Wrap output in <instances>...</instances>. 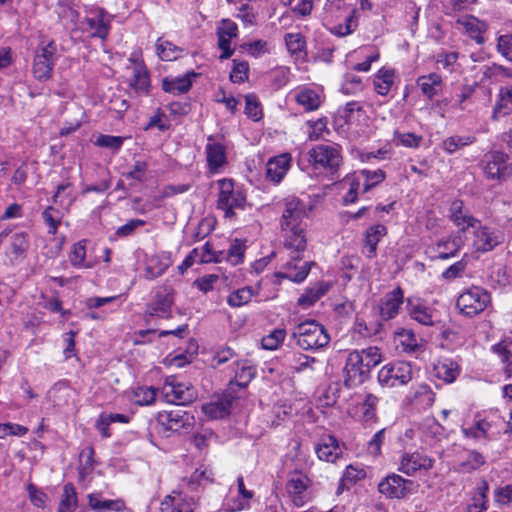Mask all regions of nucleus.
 <instances>
[{
  "label": "nucleus",
  "mask_w": 512,
  "mask_h": 512,
  "mask_svg": "<svg viewBox=\"0 0 512 512\" xmlns=\"http://www.w3.org/2000/svg\"><path fill=\"white\" fill-rule=\"evenodd\" d=\"M486 463L485 457L476 450H467L466 458L459 461L455 467L458 473H471Z\"/></svg>",
  "instance_id": "nucleus-34"
},
{
  "label": "nucleus",
  "mask_w": 512,
  "mask_h": 512,
  "mask_svg": "<svg viewBox=\"0 0 512 512\" xmlns=\"http://www.w3.org/2000/svg\"><path fill=\"white\" fill-rule=\"evenodd\" d=\"M238 494L242 497V501H239L237 505H229V511L236 512L250 508V501L254 496L253 491L247 490L244 485V479L242 476L237 478Z\"/></svg>",
  "instance_id": "nucleus-47"
},
{
  "label": "nucleus",
  "mask_w": 512,
  "mask_h": 512,
  "mask_svg": "<svg viewBox=\"0 0 512 512\" xmlns=\"http://www.w3.org/2000/svg\"><path fill=\"white\" fill-rule=\"evenodd\" d=\"M86 257V240H81L72 246L69 254V261L72 266L82 268L87 267L85 264Z\"/></svg>",
  "instance_id": "nucleus-49"
},
{
  "label": "nucleus",
  "mask_w": 512,
  "mask_h": 512,
  "mask_svg": "<svg viewBox=\"0 0 512 512\" xmlns=\"http://www.w3.org/2000/svg\"><path fill=\"white\" fill-rule=\"evenodd\" d=\"M457 238H447L438 241L435 246L432 248V251L435 253L434 258L446 260L448 258L454 257L460 250V243Z\"/></svg>",
  "instance_id": "nucleus-31"
},
{
  "label": "nucleus",
  "mask_w": 512,
  "mask_h": 512,
  "mask_svg": "<svg viewBox=\"0 0 512 512\" xmlns=\"http://www.w3.org/2000/svg\"><path fill=\"white\" fill-rule=\"evenodd\" d=\"M94 448L87 446L83 448L79 454V477L84 480L87 476L91 475L94 470Z\"/></svg>",
  "instance_id": "nucleus-38"
},
{
  "label": "nucleus",
  "mask_w": 512,
  "mask_h": 512,
  "mask_svg": "<svg viewBox=\"0 0 512 512\" xmlns=\"http://www.w3.org/2000/svg\"><path fill=\"white\" fill-rule=\"evenodd\" d=\"M295 99L296 102L301 105L305 111L317 110L322 103L320 94L310 88H304L298 91Z\"/></svg>",
  "instance_id": "nucleus-36"
},
{
  "label": "nucleus",
  "mask_w": 512,
  "mask_h": 512,
  "mask_svg": "<svg viewBox=\"0 0 512 512\" xmlns=\"http://www.w3.org/2000/svg\"><path fill=\"white\" fill-rule=\"evenodd\" d=\"M150 80L147 69L142 63H136L133 68V79L131 81V87L139 93H147L149 88Z\"/></svg>",
  "instance_id": "nucleus-39"
},
{
  "label": "nucleus",
  "mask_w": 512,
  "mask_h": 512,
  "mask_svg": "<svg viewBox=\"0 0 512 512\" xmlns=\"http://www.w3.org/2000/svg\"><path fill=\"white\" fill-rule=\"evenodd\" d=\"M404 302V291L401 287H396L388 292L380 302V316L383 320H390L398 315Z\"/></svg>",
  "instance_id": "nucleus-20"
},
{
  "label": "nucleus",
  "mask_w": 512,
  "mask_h": 512,
  "mask_svg": "<svg viewBox=\"0 0 512 512\" xmlns=\"http://www.w3.org/2000/svg\"><path fill=\"white\" fill-rule=\"evenodd\" d=\"M290 251L291 259L281 267V270L276 273L278 277L286 278L291 281L300 283L306 279L310 272L311 262L302 261L301 253L293 250Z\"/></svg>",
  "instance_id": "nucleus-11"
},
{
  "label": "nucleus",
  "mask_w": 512,
  "mask_h": 512,
  "mask_svg": "<svg viewBox=\"0 0 512 512\" xmlns=\"http://www.w3.org/2000/svg\"><path fill=\"white\" fill-rule=\"evenodd\" d=\"M387 229L382 224H376L369 227L364 234V245L362 252L366 257L372 259L377 255V245L386 235Z\"/></svg>",
  "instance_id": "nucleus-24"
},
{
  "label": "nucleus",
  "mask_w": 512,
  "mask_h": 512,
  "mask_svg": "<svg viewBox=\"0 0 512 512\" xmlns=\"http://www.w3.org/2000/svg\"><path fill=\"white\" fill-rule=\"evenodd\" d=\"M59 211L53 206H48L42 212V218L44 222L48 225V232L50 234H56L58 226L60 224V215Z\"/></svg>",
  "instance_id": "nucleus-55"
},
{
  "label": "nucleus",
  "mask_w": 512,
  "mask_h": 512,
  "mask_svg": "<svg viewBox=\"0 0 512 512\" xmlns=\"http://www.w3.org/2000/svg\"><path fill=\"white\" fill-rule=\"evenodd\" d=\"M253 296L250 287H244L231 293L227 298V303L232 307H240L251 301Z\"/></svg>",
  "instance_id": "nucleus-53"
},
{
  "label": "nucleus",
  "mask_w": 512,
  "mask_h": 512,
  "mask_svg": "<svg viewBox=\"0 0 512 512\" xmlns=\"http://www.w3.org/2000/svg\"><path fill=\"white\" fill-rule=\"evenodd\" d=\"M330 289V284L319 282L314 286L306 289V291L298 298V305L308 308L316 303Z\"/></svg>",
  "instance_id": "nucleus-32"
},
{
  "label": "nucleus",
  "mask_w": 512,
  "mask_h": 512,
  "mask_svg": "<svg viewBox=\"0 0 512 512\" xmlns=\"http://www.w3.org/2000/svg\"><path fill=\"white\" fill-rule=\"evenodd\" d=\"M346 184L349 185V189L346 193V195L343 198L344 204H351L354 203L357 199L358 190L361 186V179L360 176L354 175L351 177H348L345 181Z\"/></svg>",
  "instance_id": "nucleus-58"
},
{
  "label": "nucleus",
  "mask_w": 512,
  "mask_h": 512,
  "mask_svg": "<svg viewBox=\"0 0 512 512\" xmlns=\"http://www.w3.org/2000/svg\"><path fill=\"white\" fill-rule=\"evenodd\" d=\"M244 245L238 239H235L226 253L227 260L233 265H237L243 261Z\"/></svg>",
  "instance_id": "nucleus-60"
},
{
  "label": "nucleus",
  "mask_w": 512,
  "mask_h": 512,
  "mask_svg": "<svg viewBox=\"0 0 512 512\" xmlns=\"http://www.w3.org/2000/svg\"><path fill=\"white\" fill-rule=\"evenodd\" d=\"M157 54L163 61H173L179 56L181 50L168 40L159 38L156 42Z\"/></svg>",
  "instance_id": "nucleus-44"
},
{
  "label": "nucleus",
  "mask_w": 512,
  "mask_h": 512,
  "mask_svg": "<svg viewBox=\"0 0 512 512\" xmlns=\"http://www.w3.org/2000/svg\"><path fill=\"white\" fill-rule=\"evenodd\" d=\"M218 185L217 208L224 211L225 217L231 218L234 216V209L244 208L246 197L240 189H235L234 181L231 179H221Z\"/></svg>",
  "instance_id": "nucleus-6"
},
{
  "label": "nucleus",
  "mask_w": 512,
  "mask_h": 512,
  "mask_svg": "<svg viewBox=\"0 0 512 512\" xmlns=\"http://www.w3.org/2000/svg\"><path fill=\"white\" fill-rule=\"evenodd\" d=\"M408 310L411 318L422 325L433 326L439 321L436 311L425 304H414L409 300Z\"/></svg>",
  "instance_id": "nucleus-26"
},
{
  "label": "nucleus",
  "mask_w": 512,
  "mask_h": 512,
  "mask_svg": "<svg viewBox=\"0 0 512 512\" xmlns=\"http://www.w3.org/2000/svg\"><path fill=\"white\" fill-rule=\"evenodd\" d=\"M435 371L439 379L451 383L459 375V366L451 360H444L435 366Z\"/></svg>",
  "instance_id": "nucleus-42"
},
{
  "label": "nucleus",
  "mask_w": 512,
  "mask_h": 512,
  "mask_svg": "<svg viewBox=\"0 0 512 512\" xmlns=\"http://www.w3.org/2000/svg\"><path fill=\"white\" fill-rule=\"evenodd\" d=\"M195 75V73L191 74V76ZM191 85L192 81L190 78V74H186L183 77H176L172 79L165 78L162 81L163 90L167 93H171L174 95H179L188 92Z\"/></svg>",
  "instance_id": "nucleus-35"
},
{
  "label": "nucleus",
  "mask_w": 512,
  "mask_h": 512,
  "mask_svg": "<svg viewBox=\"0 0 512 512\" xmlns=\"http://www.w3.org/2000/svg\"><path fill=\"white\" fill-rule=\"evenodd\" d=\"M310 208L296 197L284 199L281 229L284 233V247L287 250L304 252L307 246L305 231Z\"/></svg>",
  "instance_id": "nucleus-1"
},
{
  "label": "nucleus",
  "mask_w": 512,
  "mask_h": 512,
  "mask_svg": "<svg viewBox=\"0 0 512 512\" xmlns=\"http://www.w3.org/2000/svg\"><path fill=\"white\" fill-rule=\"evenodd\" d=\"M493 351L500 357L504 366V373L507 378L512 376V353L501 343L493 346Z\"/></svg>",
  "instance_id": "nucleus-56"
},
{
  "label": "nucleus",
  "mask_w": 512,
  "mask_h": 512,
  "mask_svg": "<svg viewBox=\"0 0 512 512\" xmlns=\"http://www.w3.org/2000/svg\"><path fill=\"white\" fill-rule=\"evenodd\" d=\"M157 420L164 429L172 432L189 430L194 424V417L180 408L160 412Z\"/></svg>",
  "instance_id": "nucleus-12"
},
{
  "label": "nucleus",
  "mask_w": 512,
  "mask_h": 512,
  "mask_svg": "<svg viewBox=\"0 0 512 512\" xmlns=\"http://www.w3.org/2000/svg\"><path fill=\"white\" fill-rule=\"evenodd\" d=\"M360 179H363V193L368 192L370 189L380 184L385 179V172L381 169L375 171L362 170L359 175Z\"/></svg>",
  "instance_id": "nucleus-46"
},
{
  "label": "nucleus",
  "mask_w": 512,
  "mask_h": 512,
  "mask_svg": "<svg viewBox=\"0 0 512 512\" xmlns=\"http://www.w3.org/2000/svg\"><path fill=\"white\" fill-rule=\"evenodd\" d=\"M57 60V45L53 40L41 39L36 50L32 64L33 77L45 82L53 75Z\"/></svg>",
  "instance_id": "nucleus-3"
},
{
  "label": "nucleus",
  "mask_w": 512,
  "mask_h": 512,
  "mask_svg": "<svg viewBox=\"0 0 512 512\" xmlns=\"http://www.w3.org/2000/svg\"><path fill=\"white\" fill-rule=\"evenodd\" d=\"M435 460L423 452L414 451L404 453L399 461L398 470L408 476H413L417 472L428 471L433 468Z\"/></svg>",
  "instance_id": "nucleus-13"
},
{
  "label": "nucleus",
  "mask_w": 512,
  "mask_h": 512,
  "mask_svg": "<svg viewBox=\"0 0 512 512\" xmlns=\"http://www.w3.org/2000/svg\"><path fill=\"white\" fill-rule=\"evenodd\" d=\"M489 428V422H487L485 419H481L478 420L472 427L462 428V433L467 438L478 440L481 438H486Z\"/></svg>",
  "instance_id": "nucleus-51"
},
{
  "label": "nucleus",
  "mask_w": 512,
  "mask_h": 512,
  "mask_svg": "<svg viewBox=\"0 0 512 512\" xmlns=\"http://www.w3.org/2000/svg\"><path fill=\"white\" fill-rule=\"evenodd\" d=\"M508 155L502 151H493L486 155L483 167L485 175L490 179H501L507 173Z\"/></svg>",
  "instance_id": "nucleus-22"
},
{
  "label": "nucleus",
  "mask_w": 512,
  "mask_h": 512,
  "mask_svg": "<svg viewBox=\"0 0 512 512\" xmlns=\"http://www.w3.org/2000/svg\"><path fill=\"white\" fill-rule=\"evenodd\" d=\"M359 355L363 359L365 367L370 370L381 363L382 355L380 349L377 347H368L366 349L358 350Z\"/></svg>",
  "instance_id": "nucleus-50"
},
{
  "label": "nucleus",
  "mask_w": 512,
  "mask_h": 512,
  "mask_svg": "<svg viewBox=\"0 0 512 512\" xmlns=\"http://www.w3.org/2000/svg\"><path fill=\"white\" fill-rule=\"evenodd\" d=\"M124 142V138L120 136L101 135L96 140V145L118 151Z\"/></svg>",
  "instance_id": "nucleus-61"
},
{
  "label": "nucleus",
  "mask_w": 512,
  "mask_h": 512,
  "mask_svg": "<svg viewBox=\"0 0 512 512\" xmlns=\"http://www.w3.org/2000/svg\"><path fill=\"white\" fill-rule=\"evenodd\" d=\"M286 332L284 329H275L262 339V346L267 350H275L284 341Z\"/></svg>",
  "instance_id": "nucleus-57"
},
{
  "label": "nucleus",
  "mask_w": 512,
  "mask_h": 512,
  "mask_svg": "<svg viewBox=\"0 0 512 512\" xmlns=\"http://www.w3.org/2000/svg\"><path fill=\"white\" fill-rule=\"evenodd\" d=\"M411 484L412 481L404 479L396 473H391L379 482L378 491L388 499H401L406 496L407 486Z\"/></svg>",
  "instance_id": "nucleus-15"
},
{
  "label": "nucleus",
  "mask_w": 512,
  "mask_h": 512,
  "mask_svg": "<svg viewBox=\"0 0 512 512\" xmlns=\"http://www.w3.org/2000/svg\"><path fill=\"white\" fill-rule=\"evenodd\" d=\"M88 498L90 507L99 512L107 510L122 511L125 507L121 500H100L95 495H89Z\"/></svg>",
  "instance_id": "nucleus-45"
},
{
  "label": "nucleus",
  "mask_w": 512,
  "mask_h": 512,
  "mask_svg": "<svg viewBox=\"0 0 512 512\" xmlns=\"http://www.w3.org/2000/svg\"><path fill=\"white\" fill-rule=\"evenodd\" d=\"M214 229V221L212 219H202L198 226L196 227L195 231L193 232L192 238L195 242L200 241L204 239L206 236H208L212 230Z\"/></svg>",
  "instance_id": "nucleus-62"
},
{
  "label": "nucleus",
  "mask_w": 512,
  "mask_h": 512,
  "mask_svg": "<svg viewBox=\"0 0 512 512\" xmlns=\"http://www.w3.org/2000/svg\"><path fill=\"white\" fill-rule=\"evenodd\" d=\"M450 218L454 224L461 227L462 230L474 228L479 224V220L464 211V204L461 200H454L450 206Z\"/></svg>",
  "instance_id": "nucleus-27"
},
{
  "label": "nucleus",
  "mask_w": 512,
  "mask_h": 512,
  "mask_svg": "<svg viewBox=\"0 0 512 512\" xmlns=\"http://www.w3.org/2000/svg\"><path fill=\"white\" fill-rule=\"evenodd\" d=\"M174 304V290L169 286L160 287L154 299L147 305L146 313L149 317L169 319L172 317Z\"/></svg>",
  "instance_id": "nucleus-10"
},
{
  "label": "nucleus",
  "mask_w": 512,
  "mask_h": 512,
  "mask_svg": "<svg viewBox=\"0 0 512 512\" xmlns=\"http://www.w3.org/2000/svg\"><path fill=\"white\" fill-rule=\"evenodd\" d=\"M246 106L245 113L248 117L252 118L254 121H258L262 116V110L260 108V104L257 101L254 95H247L245 97Z\"/></svg>",
  "instance_id": "nucleus-63"
},
{
  "label": "nucleus",
  "mask_w": 512,
  "mask_h": 512,
  "mask_svg": "<svg viewBox=\"0 0 512 512\" xmlns=\"http://www.w3.org/2000/svg\"><path fill=\"white\" fill-rule=\"evenodd\" d=\"M111 17L103 10L97 11L93 16L86 17L82 24L92 37L105 40L110 29Z\"/></svg>",
  "instance_id": "nucleus-21"
},
{
  "label": "nucleus",
  "mask_w": 512,
  "mask_h": 512,
  "mask_svg": "<svg viewBox=\"0 0 512 512\" xmlns=\"http://www.w3.org/2000/svg\"><path fill=\"white\" fill-rule=\"evenodd\" d=\"M512 113V86L501 87L498 99L493 109V119L507 116Z\"/></svg>",
  "instance_id": "nucleus-29"
},
{
  "label": "nucleus",
  "mask_w": 512,
  "mask_h": 512,
  "mask_svg": "<svg viewBox=\"0 0 512 512\" xmlns=\"http://www.w3.org/2000/svg\"><path fill=\"white\" fill-rule=\"evenodd\" d=\"M249 66L247 62L233 60L230 80L233 83H242L248 78Z\"/></svg>",
  "instance_id": "nucleus-59"
},
{
  "label": "nucleus",
  "mask_w": 512,
  "mask_h": 512,
  "mask_svg": "<svg viewBox=\"0 0 512 512\" xmlns=\"http://www.w3.org/2000/svg\"><path fill=\"white\" fill-rule=\"evenodd\" d=\"M309 478L300 471L289 473L286 483V490L295 506L300 507L305 503L303 493L309 486Z\"/></svg>",
  "instance_id": "nucleus-16"
},
{
  "label": "nucleus",
  "mask_w": 512,
  "mask_h": 512,
  "mask_svg": "<svg viewBox=\"0 0 512 512\" xmlns=\"http://www.w3.org/2000/svg\"><path fill=\"white\" fill-rule=\"evenodd\" d=\"M343 372L344 385L347 388H354L362 384L370 373L365 367L358 350H353L348 354Z\"/></svg>",
  "instance_id": "nucleus-9"
},
{
  "label": "nucleus",
  "mask_w": 512,
  "mask_h": 512,
  "mask_svg": "<svg viewBox=\"0 0 512 512\" xmlns=\"http://www.w3.org/2000/svg\"><path fill=\"white\" fill-rule=\"evenodd\" d=\"M285 44L288 51L292 55H296L304 50L306 42L300 33H288L285 35Z\"/></svg>",
  "instance_id": "nucleus-54"
},
{
  "label": "nucleus",
  "mask_w": 512,
  "mask_h": 512,
  "mask_svg": "<svg viewBox=\"0 0 512 512\" xmlns=\"http://www.w3.org/2000/svg\"><path fill=\"white\" fill-rule=\"evenodd\" d=\"M196 500L193 497L174 491L165 496L160 504V512H194Z\"/></svg>",
  "instance_id": "nucleus-17"
},
{
  "label": "nucleus",
  "mask_w": 512,
  "mask_h": 512,
  "mask_svg": "<svg viewBox=\"0 0 512 512\" xmlns=\"http://www.w3.org/2000/svg\"><path fill=\"white\" fill-rule=\"evenodd\" d=\"M457 23L463 27L465 32L476 41L477 44L481 45L485 42L484 33L488 29V25L478 20L473 16H468L463 19H459Z\"/></svg>",
  "instance_id": "nucleus-28"
},
{
  "label": "nucleus",
  "mask_w": 512,
  "mask_h": 512,
  "mask_svg": "<svg viewBox=\"0 0 512 512\" xmlns=\"http://www.w3.org/2000/svg\"><path fill=\"white\" fill-rule=\"evenodd\" d=\"M308 161L315 170L333 175L342 163L341 148L337 144H320L308 152Z\"/></svg>",
  "instance_id": "nucleus-4"
},
{
  "label": "nucleus",
  "mask_w": 512,
  "mask_h": 512,
  "mask_svg": "<svg viewBox=\"0 0 512 512\" xmlns=\"http://www.w3.org/2000/svg\"><path fill=\"white\" fill-rule=\"evenodd\" d=\"M417 85L421 89V92L432 99L442 90V78L437 73H430L428 75L420 76L417 79Z\"/></svg>",
  "instance_id": "nucleus-30"
},
{
  "label": "nucleus",
  "mask_w": 512,
  "mask_h": 512,
  "mask_svg": "<svg viewBox=\"0 0 512 512\" xmlns=\"http://www.w3.org/2000/svg\"><path fill=\"white\" fill-rule=\"evenodd\" d=\"M207 164L211 172L216 173L226 164V148L224 144L214 136L207 138L205 146Z\"/></svg>",
  "instance_id": "nucleus-18"
},
{
  "label": "nucleus",
  "mask_w": 512,
  "mask_h": 512,
  "mask_svg": "<svg viewBox=\"0 0 512 512\" xmlns=\"http://www.w3.org/2000/svg\"><path fill=\"white\" fill-rule=\"evenodd\" d=\"M475 140L473 136H451L442 141L441 148L446 153L453 154L458 149L473 144Z\"/></svg>",
  "instance_id": "nucleus-43"
},
{
  "label": "nucleus",
  "mask_w": 512,
  "mask_h": 512,
  "mask_svg": "<svg viewBox=\"0 0 512 512\" xmlns=\"http://www.w3.org/2000/svg\"><path fill=\"white\" fill-rule=\"evenodd\" d=\"M490 302L491 296L487 290L472 286L459 295L456 307L462 315L471 318L482 313Z\"/></svg>",
  "instance_id": "nucleus-5"
},
{
  "label": "nucleus",
  "mask_w": 512,
  "mask_h": 512,
  "mask_svg": "<svg viewBox=\"0 0 512 512\" xmlns=\"http://www.w3.org/2000/svg\"><path fill=\"white\" fill-rule=\"evenodd\" d=\"M291 156L288 153L271 158L266 164V175L269 180L279 183L290 168Z\"/></svg>",
  "instance_id": "nucleus-23"
},
{
  "label": "nucleus",
  "mask_w": 512,
  "mask_h": 512,
  "mask_svg": "<svg viewBox=\"0 0 512 512\" xmlns=\"http://www.w3.org/2000/svg\"><path fill=\"white\" fill-rule=\"evenodd\" d=\"M407 400L418 409H428L435 402V393L427 384H420L411 389Z\"/></svg>",
  "instance_id": "nucleus-25"
},
{
  "label": "nucleus",
  "mask_w": 512,
  "mask_h": 512,
  "mask_svg": "<svg viewBox=\"0 0 512 512\" xmlns=\"http://www.w3.org/2000/svg\"><path fill=\"white\" fill-rule=\"evenodd\" d=\"M422 136L417 135L412 132H406V133H397L395 136V140L398 141L401 145L408 147V148H417L419 147Z\"/></svg>",
  "instance_id": "nucleus-64"
},
{
  "label": "nucleus",
  "mask_w": 512,
  "mask_h": 512,
  "mask_svg": "<svg viewBox=\"0 0 512 512\" xmlns=\"http://www.w3.org/2000/svg\"><path fill=\"white\" fill-rule=\"evenodd\" d=\"M212 471L207 468H198L194 471L191 477L188 480V486L191 490H196L198 486H201L205 483H211L212 479Z\"/></svg>",
  "instance_id": "nucleus-52"
},
{
  "label": "nucleus",
  "mask_w": 512,
  "mask_h": 512,
  "mask_svg": "<svg viewBox=\"0 0 512 512\" xmlns=\"http://www.w3.org/2000/svg\"><path fill=\"white\" fill-rule=\"evenodd\" d=\"M289 368L297 373L306 371L307 369H314V364L318 361L314 357L302 353H293L287 357Z\"/></svg>",
  "instance_id": "nucleus-41"
},
{
  "label": "nucleus",
  "mask_w": 512,
  "mask_h": 512,
  "mask_svg": "<svg viewBox=\"0 0 512 512\" xmlns=\"http://www.w3.org/2000/svg\"><path fill=\"white\" fill-rule=\"evenodd\" d=\"M413 378V369L409 362L397 361L383 366L378 372V381L382 386L395 387L405 385Z\"/></svg>",
  "instance_id": "nucleus-8"
},
{
  "label": "nucleus",
  "mask_w": 512,
  "mask_h": 512,
  "mask_svg": "<svg viewBox=\"0 0 512 512\" xmlns=\"http://www.w3.org/2000/svg\"><path fill=\"white\" fill-rule=\"evenodd\" d=\"M77 504L75 488L71 483L64 486L58 512H73Z\"/></svg>",
  "instance_id": "nucleus-48"
},
{
  "label": "nucleus",
  "mask_w": 512,
  "mask_h": 512,
  "mask_svg": "<svg viewBox=\"0 0 512 512\" xmlns=\"http://www.w3.org/2000/svg\"><path fill=\"white\" fill-rule=\"evenodd\" d=\"M161 393L167 402L178 405L192 403L197 398L195 388L189 383L179 382L175 376L165 379Z\"/></svg>",
  "instance_id": "nucleus-7"
},
{
  "label": "nucleus",
  "mask_w": 512,
  "mask_h": 512,
  "mask_svg": "<svg viewBox=\"0 0 512 512\" xmlns=\"http://www.w3.org/2000/svg\"><path fill=\"white\" fill-rule=\"evenodd\" d=\"M343 453L344 447L331 435L322 437L316 446V454L321 461L335 463Z\"/></svg>",
  "instance_id": "nucleus-19"
},
{
  "label": "nucleus",
  "mask_w": 512,
  "mask_h": 512,
  "mask_svg": "<svg viewBox=\"0 0 512 512\" xmlns=\"http://www.w3.org/2000/svg\"><path fill=\"white\" fill-rule=\"evenodd\" d=\"M394 83V71L381 68L374 77V89L381 95L386 96Z\"/></svg>",
  "instance_id": "nucleus-37"
},
{
  "label": "nucleus",
  "mask_w": 512,
  "mask_h": 512,
  "mask_svg": "<svg viewBox=\"0 0 512 512\" xmlns=\"http://www.w3.org/2000/svg\"><path fill=\"white\" fill-rule=\"evenodd\" d=\"M473 229L474 240L472 246L476 251H490L503 241V234L500 231L482 226L480 222Z\"/></svg>",
  "instance_id": "nucleus-14"
},
{
  "label": "nucleus",
  "mask_w": 512,
  "mask_h": 512,
  "mask_svg": "<svg viewBox=\"0 0 512 512\" xmlns=\"http://www.w3.org/2000/svg\"><path fill=\"white\" fill-rule=\"evenodd\" d=\"M235 377L229 382L230 389L236 385L245 388L255 376V369L247 361L235 363Z\"/></svg>",
  "instance_id": "nucleus-33"
},
{
  "label": "nucleus",
  "mask_w": 512,
  "mask_h": 512,
  "mask_svg": "<svg viewBox=\"0 0 512 512\" xmlns=\"http://www.w3.org/2000/svg\"><path fill=\"white\" fill-rule=\"evenodd\" d=\"M230 405L228 400H218L204 404L202 411L211 419H222L229 414Z\"/></svg>",
  "instance_id": "nucleus-40"
},
{
  "label": "nucleus",
  "mask_w": 512,
  "mask_h": 512,
  "mask_svg": "<svg viewBox=\"0 0 512 512\" xmlns=\"http://www.w3.org/2000/svg\"><path fill=\"white\" fill-rule=\"evenodd\" d=\"M291 337L303 350H318L327 346L330 335L325 327L315 320H309L298 324L292 331Z\"/></svg>",
  "instance_id": "nucleus-2"
}]
</instances>
